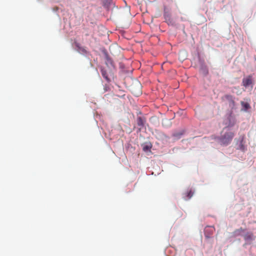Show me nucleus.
<instances>
[{"instance_id":"14","label":"nucleus","mask_w":256,"mask_h":256,"mask_svg":"<svg viewBox=\"0 0 256 256\" xmlns=\"http://www.w3.org/2000/svg\"><path fill=\"white\" fill-rule=\"evenodd\" d=\"M206 228H208V230L210 228V232H209V233H210V235H211L213 234V232H214V228H211L210 226H208Z\"/></svg>"},{"instance_id":"15","label":"nucleus","mask_w":256,"mask_h":256,"mask_svg":"<svg viewBox=\"0 0 256 256\" xmlns=\"http://www.w3.org/2000/svg\"><path fill=\"white\" fill-rule=\"evenodd\" d=\"M208 228H206V230H205V236L206 237V238H210V236H208L207 233H208Z\"/></svg>"},{"instance_id":"10","label":"nucleus","mask_w":256,"mask_h":256,"mask_svg":"<svg viewBox=\"0 0 256 256\" xmlns=\"http://www.w3.org/2000/svg\"><path fill=\"white\" fill-rule=\"evenodd\" d=\"M76 46L77 48H78V50L80 52H81L82 54H86V50L84 48L80 47L78 46V44H76Z\"/></svg>"},{"instance_id":"12","label":"nucleus","mask_w":256,"mask_h":256,"mask_svg":"<svg viewBox=\"0 0 256 256\" xmlns=\"http://www.w3.org/2000/svg\"><path fill=\"white\" fill-rule=\"evenodd\" d=\"M104 6H108L110 4L112 0H102Z\"/></svg>"},{"instance_id":"16","label":"nucleus","mask_w":256,"mask_h":256,"mask_svg":"<svg viewBox=\"0 0 256 256\" xmlns=\"http://www.w3.org/2000/svg\"><path fill=\"white\" fill-rule=\"evenodd\" d=\"M192 196V193L191 191H190L188 194V198H190Z\"/></svg>"},{"instance_id":"9","label":"nucleus","mask_w":256,"mask_h":256,"mask_svg":"<svg viewBox=\"0 0 256 256\" xmlns=\"http://www.w3.org/2000/svg\"><path fill=\"white\" fill-rule=\"evenodd\" d=\"M241 104L244 108L245 110H247L250 108V106L248 103L245 102H241Z\"/></svg>"},{"instance_id":"6","label":"nucleus","mask_w":256,"mask_h":256,"mask_svg":"<svg viewBox=\"0 0 256 256\" xmlns=\"http://www.w3.org/2000/svg\"><path fill=\"white\" fill-rule=\"evenodd\" d=\"M152 147V145L150 143L142 145V150L144 152H148L150 150Z\"/></svg>"},{"instance_id":"3","label":"nucleus","mask_w":256,"mask_h":256,"mask_svg":"<svg viewBox=\"0 0 256 256\" xmlns=\"http://www.w3.org/2000/svg\"><path fill=\"white\" fill-rule=\"evenodd\" d=\"M244 239L247 244H250L255 240V236L252 232H248L244 234Z\"/></svg>"},{"instance_id":"7","label":"nucleus","mask_w":256,"mask_h":256,"mask_svg":"<svg viewBox=\"0 0 256 256\" xmlns=\"http://www.w3.org/2000/svg\"><path fill=\"white\" fill-rule=\"evenodd\" d=\"M228 120L229 124H228V126L230 127L233 126L236 122L234 118L230 116L228 117Z\"/></svg>"},{"instance_id":"11","label":"nucleus","mask_w":256,"mask_h":256,"mask_svg":"<svg viewBox=\"0 0 256 256\" xmlns=\"http://www.w3.org/2000/svg\"><path fill=\"white\" fill-rule=\"evenodd\" d=\"M101 72L102 76L105 78L106 80H108V76L107 74V73L106 72V70L104 69H102Z\"/></svg>"},{"instance_id":"1","label":"nucleus","mask_w":256,"mask_h":256,"mask_svg":"<svg viewBox=\"0 0 256 256\" xmlns=\"http://www.w3.org/2000/svg\"><path fill=\"white\" fill-rule=\"evenodd\" d=\"M234 134L232 132H228L222 135L220 138L221 144L224 145L228 144L232 140Z\"/></svg>"},{"instance_id":"4","label":"nucleus","mask_w":256,"mask_h":256,"mask_svg":"<svg viewBox=\"0 0 256 256\" xmlns=\"http://www.w3.org/2000/svg\"><path fill=\"white\" fill-rule=\"evenodd\" d=\"M242 84L245 88H247L252 85V76H248L246 78H243Z\"/></svg>"},{"instance_id":"5","label":"nucleus","mask_w":256,"mask_h":256,"mask_svg":"<svg viewBox=\"0 0 256 256\" xmlns=\"http://www.w3.org/2000/svg\"><path fill=\"white\" fill-rule=\"evenodd\" d=\"M145 122L146 120L144 118L141 116L138 117L137 124L140 127L139 128L140 130L144 126Z\"/></svg>"},{"instance_id":"8","label":"nucleus","mask_w":256,"mask_h":256,"mask_svg":"<svg viewBox=\"0 0 256 256\" xmlns=\"http://www.w3.org/2000/svg\"><path fill=\"white\" fill-rule=\"evenodd\" d=\"M244 136H242L241 138V141H240V144L239 146V148L242 151H244L246 149L245 146H244V144H243V140H244Z\"/></svg>"},{"instance_id":"13","label":"nucleus","mask_w":256,"mask_h":256,"mask_svg":"<svg viewBox=\"0 0 256 256\" xmlns=\"http://www.w3.org/2000/svg\"><path fill=\"white\" fill-rule=\"evenodd\" d=\"M106 63L108 66L110 65L111 66H113V62L112 60L110 58H107Z\"/></svg>"},{"instance_id":"2","label":"nucleus","mask_w":256,"mask_h":256,"mask_svg":"<svg viewBox=\"0 0 256 256\" xmlns=\"http://www.w3.org/2000/svg\"><path fill=\"white\" fill-rule=\"evenodd\" d=\"M222 102H225L226 104H228L229 107L232 109L235 106L234 98L232 95L225 94L222 98Z\"/></svg>"}]
</instances>
